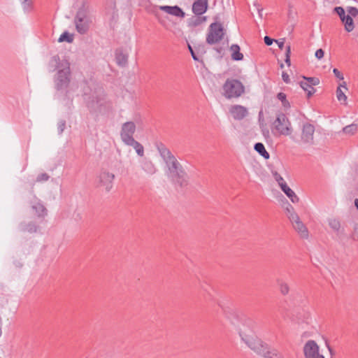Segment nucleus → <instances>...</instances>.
<instances>
[{"label":"nucleus","mask_w":358,"mask_h":358,"mask_svg":"<svg viewBox=\"0 0 358 358\" xmlns=\"http://www.w3.org/2000/svg\"><path fill=\"white\" fill-rule=\"evenodd\" d=\"M25 13H30L34 9V1L33 0H20Z\"/></svg>","instance_id":"nucleus-30"},{"label":"nucleus","mask_w":358,"mask_h":358,"mask_svg":"<svg viewBox=\"0 0 358 358\" xmlns=\"http://www.w3.org/2000/svg\"><path fill=\"white\" fill-rule=\"evenodd\" d=\"M0 358H1V357H0Z\"/></svg>","instance_id":"nucleus-57"},{"label":"nucleus","mask_w":358,"mask_h":358,"mask_svg":"<svg viewBox=\"0 0 358 358\" xmlns=\"http://www.w3.org/2000/svg\"><path fill=\"white\" fill-rule=\"evenodd\" d=\"M290 222H292L294 229L298 232L302 238H308V229L301 221L298 215H292Z\"/></svg>","instance_id":"nucleus-10"},{"label":"nucleus","mask_w":358,"mask_h":358,"mask_svg":"<svg viewBox=\"0 0 358 358\" xmlns=\"http://www.w3.org/2000/svg\"><path fill=\"white\" fill-rule=\"evenodd\" d=\"M329 225L335 231L338 232L341 229V223L336 219L329 220Z\"/></svg>","instance_id":"nucleus-33"},{"label":"nucleus","mask_w":358,"mask_h":358,"mask_svg":"<svg viewBox=\"0 0 358 358\" xmlns=\"http://www.w3.org/2000/svg\"><path fill=\"white\" fill-rule=\"evenodd\" d=\"M275 42L277 43L278 45L280 50L283 49L284 45H285L284 39H282L281 41L275 40Z\"/></svg>","instance_id":"nucleus-51"},{"label":"nucleus","mask_w":358,"mask_h":358,"mask_svg":"<svg viewBox=\"0 0 358 358\" xmlns=\"http://www.w3.org/2000/svg\"><path fill=\"white\" fill-rule=\"evenodd\" d=\"M155 146L168 167V176L171 182L180 187L187 186V173L171 150L162 142H156Z\"/></svg>","instance_id":"nucleus-1"},{"label":"nucleus","mask_w":358,"mask_h":358,"mask_svg":"<svg viewBox=\"0 0 358 358\" xmlns=\"http://www.w3.org/2000/svg\"><path fill=\"white\" fill-rule=\"evenodd\" d=\"M143 169L149 174H154L156 172V168L151 161L145 160L142 164Z\"/></svg>","instance_id":"nucleus-28"},{"label":"nucleus","mask_w":358,"mask_h":358,"mask_svg":"<svg viewBox=\"0 0 358 358\" xmlns=\"http://www.w3.org/2000/svg\"><path fill=\"white\" fill-rule=\"evenodd\" d=\"M334 12L340 17L341 20L347 15H345V10L341 6L335 7Z\"/></svg>","instance_id":"nucleus-38"},{"label":"nucleus","mask_w":358,"mask_h":358,"mask_svg":"<svg viewBox=\"0 0 358 358\" xmlns=\"http://www.w3.org/2000/svg\"><path fill=\"white\" fill-rule=\"evenodd\" d=\"M326 344H327V348L330 352V355L332 357L334 355V352L332 348L330 347V345L327 343V342H326Z\"/></svg>","instance_id":"nucleus-52"},{"label":"nucleus","mask_w":358,"mask_h":358,"mask_svg":"<svg viewBox=\"0 0 358 358\" xmlns=\"http://www.w3.org/2000/svg\"><path fill=\"white\" fill-rule=\"evenodd\" d=\"M290 55H291V47H290V45H287L286 47L285 62L289 66L291 65Z\"/></svg>","instance_id":"nucleus-39"},{"label":"nucleus","mask_w":358,"mask_h":358,"mask_svg":"<svg viewBox=\"0 0 358 358\" xmlns=\"http://www.w3.org/2000/svg\"><path fill=\"white\" fill-rule=\"evenodd\" d=\"M338 87H340V89H341V87H343V88H345V89H347V87H346V83L343 81L342 83H341V84L339 85V86H338Z\"/></svg>","instance_id":"nucleus-54"},{"label":"nucleus","mask_w":358,"mask_h":358,"mask_svg":"<svg viewBox=\"0 0 358 358\" xmlns=\"http://www.w3.org/2000/svg\"><path fill=\"white\" fill-rule=\"evenodd\" d=\"M136 128V124L133 122H127L122 124L120 136L124 144L134 139L133 135Z\"/></svg>","instance_id":"nucleus-9"},{"label":"nucleus","mask_w":358,"mask_h":358,"mask_svg":"<svg viewBox=\"0 0 358 358\" xmlns=\"http://www.w3.org/2000/svg\"><path fill=\"white\" fill-rule=\"evenodd\" d=\"M86 97L85 98L86 100V104L90 112H95L99 109V108L103 104V98L100 96L96 94H92V96H87L85 94Z\"/></svg>","instance_id":"nucleus-11"},{"label":"nucleus","mask_w":358,"mask_h":358,"mask_svg":"<svg viewBox=\"0 0 358 358\" xmlns=\"http://www.w3.org/2000/svg\"><path fill=\"white\" fill-rule=\"evenodd\" d=\"M358 124L356 123H352L350 125L345 126L343 129V133L348 135H353L357 131Z\"/></svg>","instance_id":"nucleus-31"},{"label":"nucleus","mask_w":358,"mask_h":358,"mask_svg":"<svg viewBox=\"0 0 358 358\" xmlns=\"http://www.w3.org/2000/svg\"><path fill=\"white\" fill-rule=\"evenodd\" d=\"M115 178L114 174L108 171H103L100 173L99 181L101 185L105 187L106 191L109 192L113 187V181Z\"/></svg>","instance_id":"nucleus-13"},{"label":"nucleus","mask_w":358,"mask_h":358,"mask_svg":"<svg viewBox=\"0 0 358 358\" xmlns=\"http://www.w3.org/2000/svg\"><path fill=\"white\" fill-rule=\"evenodd\" d=\"M50 178V176L46 173L39 174L36 178L37 182L47 181Z\"/></svg>","instance_id":"nucleus-40"},{"label":"nucleus","mask_w":358,"mask_h":358,"mask_svg":"<svg viewBox=\"0 0 358 358\" xmlns=\"http://www.w3.org/2000/svg\"><path fill=\"white\" fill-rule=\"evenodd\" d=\"M188 49L191 53V55H192L193 59L195 61H199V58H198L197 55H196L195 52L194 51L192 47L190 45H188Z\"/></svg>","instance_id":"nucleus-46"},{"label":"nucleus","mask_w":358,"mask_h":358,"mask_svg":"<svg viewBox=\"0 0 358 358\" xmlns=\"http://www.w3.org/2000/svg\"><path fill=\"white\" fill-rule=\"evenodd\" d=\"M208 0H196L192 4V12L196 15H201L208 9Z\"/></svg>","instance_id":"nucleus-16"},{"label":"nucleus","mask_w":358,"mask_h":358,"mask_svg":"<svg viewBox=\"0 0 358 358\" xmlns=\"http://www.w3.org/2000/svg\"><path fill=\"white\" fill-rule=\"evenodd\" d=\"M230 113L235 120H241L245 118L248 114V109L241 105L232 106L229 110Z\"/></svg>","instance_id":"nucleus-14"},{"label":"nucleus","mask_w":358,"mask_h":358,"mask_svg":"<svg viewBox=\"0 0 358 358\" xmlns=\"http://www.w3.org/2000/svg\"><path fill=\"white\" fill-rule=\"evenodd\" d=\"M223 95L227 99L240 97L245 92V87L243 83L234 78H228L222 86Z\"/></svg>","instance_id":"nucleus-3"},{"label":"nucleus","mask_w":358,"mask_h":358,"mask_svg":"<svg viewBox=\"0 0 358 358\" xmlns=\"http://www.w3.org/2000/svg\"><path fill=\"white\" fill-rule=\"evenodd\" d=\"M277 98L282 102V105L284 107L287 108L290 106L289 101L287 100V96L285 93L279 92L277 94Z\"/></svg>","instance_id":"nucleus-34"},{"label":"nucleus","mask_w":358,"mask_h":358,"mask_svg":"<svg viewBox=\"0 0 358 358\" xmlns=\"http://www.w3.org/2000/svg\"><path fill=\"white\" fill-rule=\"evenodd\" d=\"M324 51L322 48L317 50V51L315 52V57L318 59H322L324 57Z\"/></svg>","instance_id":"nucleus-45"},{"label":"nucleus","mask_w":358,"mask_h":358,"mask_svg":"<svg viewBox=\"0 0 358 358\" xmlns=\"http://www.w3.org/2000/svg\"><path fill=\"white\" fill-rule=\"evenodd\" d=\"M126 145L132 146L135 149L138 155H139L141 157L143 156V155H144L143 146L139 142L136 141L134 138L131 140L128 143H127Z\"/></svg>","instance_id":"nucleus-25"},{"label":"nucleus","mask_w":358,"mask_h":358,"mask_svg":"<svg viewBox=\"0 0 358 358\" xmlns=\"http://www.w3.org/2000/svg\"><path fill=\"white\" fill-rule=\"evenodd\" d=\"M299 85L304 91L307 92V94L308 90H310V85L305 80L300 81Z\"/></svg>","instance_id":"nucleus-42"},{"label":"nucleus","mask_w":358,"mask_h":358,"mask_svg":"<svg viewBox=\"0 0 358 358\" xmlns=\"http://www.w3.org/2000/svg\"><path fill=\"white\" fill-rule=\"evenodd\" d=\"M239 335L241 338V340L252 351H254L255 352L259 355H262V353H264V350H265L267 345L264 343L258 337L252 335L245 334L242 332H240Z\"/></svg>","instance_id":"nucleus-5"},{"label":"nucleus","mask_w":358,"mask_h":358,"mask_svg":"<svg viewBox=\"0 0 358 358\" xmlns=\"http://www.w3.org/2000/svg\"><path fill=\"white\" fill-rule=\"evenodd\" d=\"M277 284L279 287V290L282 295H287L289 292V287L288 284L282 280H277Z\"/></svg>","instance_id":"nucleus-29"},{"label":"nucleus","mask_w":358,"mask_h":358,"mask_svg":"<svg viewBox=\"0 0 358 358\" xmlns=\"http://www.w3.org/2000/svg\"><path fill=\"white\" fill-rule=\"evenodd\" d=\"M273 124L280 135L289 136L292 134L291 123L287 117L282 113L277 115Z\"/></svg>","instance_id":"nucleus-7"},{"label":"nucleus","mask_w":358,"mask_h":358,"mask_svg":"<svg viewBox=\"0 0 358 358\" xmlns=\"http://www.w3.org/2000/svg\"><path fill=\"white\" fill-rule=\"evenodd\" d=\"M264 43L266 45L269 46L271 45L273 42L275 41L274 39L271 38V37L266 36L264 38Z\"/></svg>","instance_id":"nucleus-47"},{"label":"nucleus","mask_w":358,"mask_h":358,"mask_svg":"<svg viewBox=\"0 0 358 358\" xmlns=\"http://www.w3.org/2000/svg\"><path fill=\"white\" fill-rule=\"evenodd\" d=\"M285 210L287 211V217L289 218V220H291V217L292 215H297L295 211H294V209L293 208V206L289 203L287 201V206L285 208Z\"/></svg>","instance_id":"nucleus-36"},{"label":"nucleus","mask_w":358,"mask_h":358,"mask_svg":"<svg viewBox=\"0 0 358 358\" xmlns=\"http://www.w3.org/2000/svg\"><path fill=\"white\" fill-rule=\"evenodd\" d=\"M315 127L309 123L303 124L301 134V141L305 143H313Z\"/></svg>","instance_id":"nucleus-12"},{"label":"nucleus","mask_w":358,"mask_h":358,"mask_svg":"<svg viewBox=\"0 0 358 358\" xmlns=\"http://www.w3.org/2000/svg\"><path fill=\"white\" fill-rule=\"evenodd\" d=\"M264 351V353H262V355L264 358H283L282 355L277 350H269L268 345Z\"/></svg>","instance_id":"nucleus-24"},{"label":"nucleus","mask_w":358,"mask_h":358,"mask_svg":"<svg viewBox=\"0 0 358 358\" xmlns=\"http://www.w3.org/2000/svg\"><path fill=\"white\" fill-rule=\"evenodd\" d=\"M31 208L39 217H44L47 215V209L41 202L33 204Z\"/></svg>","instance_id":"nucleus-23"},{"label":"nucleus","mask_w":358,"mask_h":358,"mask_svg":"<svg viewBox=\"0 0 358 358\" xmlns=\"http://www.w3.org/2000/svg\"><path fill=\"white\" fill-rule=\"evenodd\" d=\"M215 50L219 53V54H222L224 49L222 47H220V48H215Z\"/></svg>","instance_id":"nucleus-53"},{"label":"nucleus","mask_w":358,"mask_h":358,"mask_svg":"<svg viewBox=\"0 0 358 358\" xmlns=\"http://www.w3.org/2000/svg\"><path fill=\"white\" fill-rule=\"evenodd\" d=\"M65 128H66V121L64 120H60L58 122V127H57L59 134H62L63 133V131H64Z\"/></svg>","instance_id":"nucleus-41"},{"label":"nucleus","mask_w":358,"mask_h":358,"mask_svg":"<svg viewBox=\"0 0 358 358\" xmlns=\"http://www.w3.org/2000/svg\"><path fill=\"white\" fill-rule=\"evenodd\" d=\"M254 6H256L258 13H259V15L262 17V13L263 8H261L259 3L257 1L254 3Z\"/></svg>","instance_id":"nucleus-50"},{"label":"nucleus","mask_w":358,"mask_h":358,"mask_svg":"<svg viewBox=\"0 0 358 358\" xmlns=\"http://www.w3.org/2000/svg\"><path fill=\"white\" fill-rule=\"evenodd\" d=\"M336 96L339 101H343L344 102H346L347 96L344 94V92L342 91L341 89H340V87H338L336 89ZM346 104V103H345Z\"/></svg>","instance_id":"nucleus-35"},{"label":"nucleus","mask_w":358,"mask_h":358,"mask_svg":"<svg viewBox=\"0 0 358 358\" xmlns=\"http://www.w3.org/2000/svg\"><path fill=\"white\" fill-rule=\"evenodd\" d=\"M333 73H334V76L339 80L344 79L343 73L340 71H338V69L334 68L333 69Z\"/></svg>","instance_id":"nucleus-44"},{"label":"nucleus","mask_w":358,"mask_h":358,"mask_svg":"<svg viewBox=\"0 0 358 358\" xmlns=\"http://www.w3.org/2000/svg\"><path fill=\"white\" fill-rule=\"evenodd\" d=\"M51 62H54L56 69H58L54 78L55 88L57 94L59 96L63 94L67 96L69 93V87L71 80V72L70 69V63L68 60L61 61L59 55H55L51 58Z\"/></svg>","instance_id":"nucleus-2"},{"label":"nucleus","mask_w":358,"mask_h":358,"mask_svg":"<svg viewBox=\"0 0 358 358\" xmlns=\"http://www.w3.org/2000/svg\"><path fill=\"white\" fill-rule=\"evenodd\" d=\"M351 238L354 241H358V224H355L354 225V231H353V233L351 235Z\"/></svg>","instance_id":"nucleus-43"},{"label":"nucleus","mask_w":358,"mask_h":358,"mask_svg":"<svg viewBox=\"0 0 358 358\" xmlns=\"http://www.w3.org/2000/svg\"><path fill=\"white\" fill-rule=\"evenodd\" d=\"M224 29L220 22L212 23L208 29L206 36V43L209 45H213L222 40L224 36Z\"/></svg>","instance_id":"nucleus-6"},{"label":"nucleus","mask_w":358,"mask_h":358,"mask_svg":"<svg viewBox=\"0 0 358 358\" xmlns=\"http://www.w3.org/2000/svg\"><path fill=\"white\" fill-rule=\"evenodd\" d=\"M355 206L356 208L358 210V199H355Z\"/></svg>","instance_id":"nucleus-55"},{"label":"nucleus","mask_w":358,"mask_h":358,"mask_svg":"<svg viewBox=\"0 0 358 358\" xmlns=\"http://www.w3.org/2000/svg\"><path fill=\"white\" fill-rule=\"evenodd\" d=\"M254 149L264 159H268L270 157L269 153L266 151L262 143H256L254 145Z\"/></svg>","instance_id":"nucleus-26"},{"label":"nucleus","mask_w":358,"mask_h":358,"mask_svg":"<svg viewBox=\"0 0 358 358\" xmlns=\"http://www.w3.org/2000/svg\"><path fill=\"white\" fill-rule=\"evenodd\" d=\"M280 66L281 69H282L284 67V64L282 63H281Z\"/></svg>","instance_id":"nucleus-56"},{"label":"nucleus","mask_w":358,"mask_h":358,"mask_svg":"<svg viewBox=\"0 0 358 358\" xmlns=\"http://www.w3.org/2000/svg\"><path fill=\"white\" fill-rule=\"evenodd\" d=\"M341 21L344 24L345 29L348 32L352 31L354 29V22L350 15H347Z\"/></svg>","instance_id":"nucleus-27"},{"label":"nucleus","mask_w":358,"mask_h":358,"mask_svg":"<svg viewBox=\"0 0 358 358\" xmlns=\"http://www.w3.org/2000/svg\"><path fill=\"white\" fill-rule=\"evenodd\" d=\"M273 176L280 187L281 185L287 184L283 178L277 171L273 172Z\"/></svg>","instance_id":"nucleus-37"},{"label":"nucleus","mask_w":358,"mask_h":358,"mask_svg":"<svg viewBox=\"0 0 358 358\" xmlns=\"http://www.w3.org/2000/svg\"><path fill=\"white\" fill-rule=\"evenodd\" d=\"M206 21V16L196 15L192 16L191 18L188 20V27H196L204 22Z\"/></svg>","instance_id":"nucleus-22"},{"label":"nucleus","mask_w":358,"mask_h":358,"mask_svg":"<svg viewBox=\"0 0 358 358\" xmlns=\"http://www.w3.org/2000/svg\"><path fill=\"white\" fill-rule=\"evenodd\" d=\"M159 10L169 15L183 18L185 15V12L178 6H160Z\"/></svg>","instance_id":"nucleus-15"},{"label":"nucleus","mask_w":358,"mask_h":358,"mask_svg":"<svg viewBox=\"0 0 358 358\" xmlns=\"http://www.w3.org/2000/svg\"><path fill=\"white\" fill-rule=\"evenodd\" d=\"M280 189L287 195V196L290 199L292 202L297 203L299 201V197L287 184L281 185Z\"/></svg>","instance_id":"nucleus-20"},{"label":"nucleus","mask_w":358,"mask_h":358,"mask_svg":"<svg viewBox=\"0 0 358 358\" xmlns=\"http://www.w3.org/2000/svg\"><path fill=\"white\" fill-rule=\"evenodd\" d=\"M115 60L117 65L120 66H126L128 63V55L124 52L123 50L121 48L117 49L115 50Z\"/></svg>","instance_id":"nucleus-17"},{"label":"nucleus","mask_w":358,"mask_h":358,"mask_svg":"<svg viewBox=\"0 0 358 358\" xmlns=\"http://www.w3.org/2000/svg\"><path fill=\"white\" fill-rule=\"evenodd\" d=\"M282 78L283 81L285 83H290V79H289V75L286 72H284V71L282 72Z\"/></svg>","instance_id":"nucleus-49"},{"label":"nucleus","mask_w":358,"mask_h":358,"mask_svg":"<svg viewBox=\"0 0 358 358\" xmlns=\"http://www.w3.org/2000/svg\"><path fill=\"white\" fill-rule=\"evenodd\" d=\"M231 51V59L234 61H241L243 59V55L241 52L240 46L237 44H233L230 47Z\"/></svg>","instance_id":"nucleus-21"},{"label":"nucleus","mask_w":358,"mask_h":358,"mask_svg":"<svg viewBox=\"0 0 358 358\" xmlns=\"http://www.w3.org/2000/svg\"><path fill=\"white\" fill-rule=\"evenodd\" d=\"M73 41V36L72 34H70L67 31H64L63 34H62L58 39V41L59 43L66 41L68 43H71Z\"/></svg>","instance_id":"nucleus-32"},{"label":"nucleus","mask_w":358,"mask_h":358,"mask_svg":"<svg viewBox=\"0 0 358 358\" xmlns=\"http://www.w3.org/2000/svg\"><path fill=\"white\" fill-rule=\"evenodd\" d=\"M303 79L305 80L307 82V83L309 84V85H310V90H308V93L307 94V97L310 98L316 92V90L314 88V86L319 85L320 79L316 77L306 76H303Z\"/></svg>","instance_id":"nucleus-19"},{"label":"nucleus","mask_w":358,"mask_h":358,"mask_svg":"<svg viewBox=\"0 0 358 358\" xmlns=\"http://www.w3.org/2000/svg\"><path fill=\"white\" fill-rule=\"evenodd\" d=\"M348 11L352 16L355 17L358 15V9L355 7H350Z\"/></svg>","instance_id":"nucleus-48"},{"label":"nucleus","mask_w":358,"mask_h":358,"mask_svg":"<svg viewBox=\"0 0 358 358\" xmlns=\"http://www.w3.org/2000/svg\"><path fill=\"white\" fill-rule=\"evenodd\" d=\"M91 22L87 8L85 6L80 8L74 19L77 31L80 34H86L90 29Z\"/></svg>","instance_id":"nucleus-4"},{"label":"nucleus","mask_w":358,"mask_h":358,"mask_svg":"<svg viewBox=\"0 0 358 358\" xmlns=\"http://www.w3.org/2000/svg\"><path fill=\"white\" fill-rule=\"evenodd\" d=\"M303 353L306 358H324L319 354V346L313 340L308 341L303 346Z\"/></svg>","instance_id":"nucleus-8"},{"label":"nucleus","mask_w":358,"mask_h":358,"mask_svg":"<svg viewBox=\"0 0 358 358\" xmlns=\"http://www.w3.org/2000/svg\"><path fill=\"white\" fill-rule=\"evenodd\" d=\"M20 228L22 232L32 234L37 232L40 227L35 222H22L20 225Z\"/></svg>","instance_id":"nucleus-18"}]
</instances>
